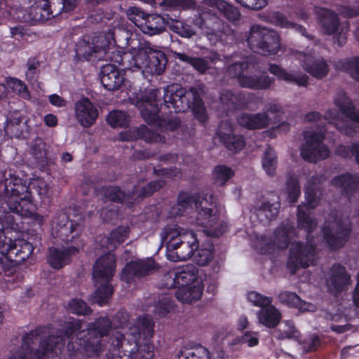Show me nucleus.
Masks as SVG:
<instances>
[{"label":"nucleus","instance_id":"nucleus-1","mask_svg":"<svg viewBox=\"0 0 359 359\" xmlns=\"http://www.w3.org/2000/svg\"><path fill=\"white\" fill-rule=\"evenodd\" d=\"M81 328L79 320L69 322L64 331L52 334L46 327H36L26 333L21 346L12 351L8 359H46L49 354L64 346L65 338Z\"/></svg>","mask_w":359,"mask_h":359},{"label":"nucleus","instance_id":"nucleus-2","mask_svg":"<svg viewBox=\"0 0 359 359\" xmlns=\"http://www.w3.org/2000/svg\"><path fill=\"white\" fill-rule=\"evenodd\" d=\"M305 194L307 203L299 205L297 212V225L306 231V244L292 243L287 267L294 274L299 267L307 268L314 262V245L313 243V220L312 214L314 210V184L309 181L305 185Z\"/></svg>","mask_w":359,"mask_h":359},{"label":"nucleus","instance_id":"nucleus-3","mask_svg":"<svg viewBox=\"0 0 359 359\" xmlns=\"http://www.w3.org/2000/svg\"><path fill=\"white\" fill-rule=\"evenodd\" d=\"M211 202L208 203L206 198L201 200L196 196L182 194L178 197V202L172 208V213L176 216L182 215V211L189 206L195 205L197 210L196 221L198 224L205 227L204 232L208 236L218 237L227 229L226 224L220 219L219 212L210 196Z\"/></svg>","mask_w":359,"mask_h":359},{"label":"nucleus","instance_id":"nucleus-4","mask_svg":"<svg viewBox=\"0 0 359 359\" xmlns=\"http://www.w3.org/2000/svg\"><path fill=\"white\" fill-rule=\"evenodd\" d=\"M159 90L161 92V102L163 101L165 107L170 108L171 105L175 113L184 112L191 109L198 121L204 123L207 120L204 103L201 97L204 93L203 85H196L186 90L178 84H172Z\"/></svg>","mask_w":359,"mask_h":359},{"label":"nucleus","instance_id":"nucleus-5","mask_svg":"<svg viewBox=\"0 0 359 359\" xmlns=\"http://www.w3.org/2000/svg\"><path fill=\"white\" fill-rule=\"evenodd\" d=\"M1 208L5 212H14L23 217H33L39 222L40 215L33 213L31 191L22 179L11 176L5 180V190L0 196Z\"/></svg>","mask_w":359,"mask_h":359},{"label":"nucleus","instance_id":"nucleus-6","mask_svg":"<svg viewBox=\"0 0 359 359\" xmlns=\"http://www.w3.org/2000/svg\"><path fill=\"white\" fill-rule=\"evenodd\" d=\"M161 236L163 242L167 245L168 258L172 262L189 259L199 247L194 232L176 224L168 225L163 228Z\"/></svg>","mask_w":359,"mask_h":359},{"label":"nucleus","instance_id":"nucleus-7","mask_svg":"<svg viewBox=\"0 0 359 359\" xmlns=\"http://www.w3.org/2000/svg\"><path fill=\"white\" fill-rule=\"evenodd\" d=\"M113 325V323L108 318H100L88 325V336L85 331L79 332L74 341L73 337L71 339L67 347L74 352L83 353L88 357L93 356L101 348L100 339L108 335L112 330Z\"/></svg>","mask_w":359,"mask_h":359},{"label":"nucleus","instance_id":"nucleus-8","mask_svg":"<svg viewBox=\"0 0 359 359\" xmlns=\"http://www.w3.org/2000/svg\"><path fill=\"white\" fill-rule=\"evenodd\" d=\"M199 13L193 20V25L198 27L210 40L218 39L222 43L231 45L236 43L235 31L211 9L198 8Z\"/></svg>","mask_w":359,"mask_h":359},{"label":"nucleus","instance_id":"nucleus-9","mask_svg":"<svg viewBox=\"0 0 359 359\" xmlns=\"http://www.w3.org/2000/svg\"><path fill=\"white\" fill-rule=\"evenodd\" d=\"M114 31L109 29L107 32L94 33L93 36H85L83 41L77 44L76 52L80 57L86 60L97 59L111 62V57L116 50L111 48L116 42Z\"/></svg>","mask_w":359,"mask_h":359},{"label":"nucleus","instance_id":"nucleus-10","mask_svg":"<svg viewBox=\"0 0 359 359\" xmlns=\"http://www.w3.org/2000/svg\"><path fill=\"white\" fill-rule=\"evenodd\" d=\"M138 106L142 118L148 124L157 126L160 128L165 127L171 131L180 127V121L177 116L170 119L161 118L159 108V106L162 107L160 90H150L138 102Z\"/></svg>","mask_w":359,"mask_h":359},{"label":"nucleus","instance_id":"nucleus-11","mask_svg":"<svg viewBox=\"0 0 359 359\" xmlns=\"http://www.w3.org/2000/svg\"><path fill=\"white\" fill-rule=\"evenodd\" d=\"M248 47L263 55H276L280 48L278 34L258 24L252 25L245 34Z\"/></svg>","mask_w":359,"mask_h":359},{"label":"nucleus","instance_id":"nucleus-12","mask_svg":"<svg viewBox=\"0 0 359 359\" xmlns=\"http://www.w3.org/2000/svg\"><path fill=\"white\" fill-rule=\"evenodd\" d=\"M95 248L98 246L103 249L104 254L101 256L93 266V277L96 280H109L115 273V257L111 251L116 249V245L109 237H102L97 241Z\"/></svg>","mask_w":359,"mask_h":359},{"label":"nucleus","instance_id":"nucleus-13","mask_svg":"<svg viewBox=\"0 0 359 359\" xmlns=\"http://www.w3.org/2000/svg\"><path fill=\"white\" fill-rule=\"evenodd\" d=\"M113 359H135L138 357L140 339L128 330L125 333L114 331L109 339Z\"/></svg>","mask_w":359,"mask_h":359},{"label":"nucleus","instance_id":"nucleus-14","mask_svg":"<svg viewBox=\"0 0 359 359\" xmlns=\"http://www.w3.org/2000/svg\"><path fill=\"white\" fill-rule=\"evenodd\" d=\"M351 233V223H344L341 219H337L334 224L325 225L322 228L323 241L331 251H337L344 248Z\"/></svg>","mask_w":359,"mask_h":359},{"label":"nucleus","instance_id":"nucleus-15","mask_svg":"<svg viewBox=\"0 0 359 359\" xmlns=\"http://www.w3.org/2000/svg\"><path fill=\"white\" fill-rule=\"evenodd\" d=\"M334 104L341 115L351 122L344 125L340 130L348 136L358 133L359 110L354 106L351 98L345 92L340 91L334 98Z\"/></svg>","mask_w":359,"mask_h":359},{"label":"nucleus","instance_id":"nucleus-16","mask_svg":"<svg viewBox=\"0 0 359 359\" xmlns=\"http://www.w3.org/2000/svg\"><path fill=\"white\" fill-rule=\"evenodd\" d=\"M135 60V64L139 67H143V71L146 70L157 75L164 72L167 62L166 57L163 52L155 50L149 46L139 49Z\"/></svg>","mask_w":359,"mask_h":359},{"label":"nucleus","instance_id":"nucleus-17","mask_svg":"<svg viewBox=\"0 0 359 359\" xmlns=\"http://www.w3.org/2000/svg\"><path fill=\"white\" fill-rule=\"evenodd\" d=\"M158 265L151 258L131 261L122 271L121 279L127 283L135 278L150 276L157 271Z\"/></svg>","mask_w":359,"mask_h":359},{"label":"nucleus","instance_id":"nucleus-18","mask_svg":"<svg viewBox=\"0 0 359 359\" xmlns=\"http://www.w3.org/2000/svg\"><path fill=\"white\" fill-rule=\"evenodd\" d=\"M83 231L79 222L69 219L68 215L63 212L57 215L55 218V234L65 243L73 242L77 239Z\"/></svg>","mask_w":359,"mask_h":359},{"label":"nucleus","instance_id":"nucleus-19","mask_svg":"<svg viewBox=\"0 0 359 359\" xmlns=\"http://www.w3.org/2000/svg\"><path fill=\"white\" fill-rule=\"evenodd\" d=\"M33 250L32 243L25 241H12L9 239L0 246V255L16 264L28 259Z\"/></svg>","mask_w":359,"mask_h":359},{"label":"nucleus","instance_id":"nucleus-20","mask_svg":"<svg viewBox=\"0 0 359 359\" xmlns=\"http://www.w3.org/2000/svg\"><path fill=\"white\" fill-rule=\"evenodd\" d=\"M331 184L340 194L351 201L355 194L359 192V174L345 172L334 176Z\"/></svg>","mask_w":359,"mask_h":359},{"label":"nucleus","instance_id":"nucleus-21","mask_svg":"<svg viewBox=\"0 0 359 359\" xmlns=\"http://www.w3.org/2000/svg\"><path fill=\"white\" fill-rule=\"evenodd\" d=\"M74 112L77 121L84 128H90L95 124L99 116L97 107L87 97L76 102Z\"/></svg>","mask_w":359,"mask_h":359},{"label":"nucleus","instance_id":"nucleus-22","mask_svg":"<svg viewBox=\"0 0 359 359\" xmlns=\"http://www.w3.org/2000/svg\"><path fill=\"white\" fill-rule=\"evenodd\" d=\"M217 134L220 141L229 151L236 153L245 146L243 137L234 135L232 126L228 121L221 122Z\"/></svg>","mask_w":359,"mask_h":359},{"label":"nucleus","instance_id":"nucleus-23","mask_svg":"<svg viewBox=\"0 0 359 359\" xmlns=\"http://www.w3.org/2000/svg\"><path fill=\"white\" fill-rule=\"evenodd\" d=\"M57 15L50 9L48 1L42 0L36 5L32 6L28 13L24 16L25 20L32 25L45 22Z\"/></svg>","mask_w":359,"mask_h":359},{"label":"nucleus","instance_id":"nucleus-24","mask_svg":"<svg viewBox=\"0 0 359 359\" xmlns=\"http://www.w3.org/2000/svg\"><path fill=\"white\" fill-rule=\"evenodd\" d=\"M351 282V276L347 273L345 266L341 264H334L330 269V276L327 285L334 292H342Z\"/></svg>","mask_w":359,"mask_h":359},{"label":"nucleus","instance_id":"nucleus-25","mask_svg":"<svg viewBox=\"0 0 359 359\" xmlns=\"http://www.w3.org/2000/svg\"><path fill=\"white\" fill-rule=\"evenodd\" d=\"M100 80L108 90H116L123 83L124 78L114 64H107L102 67Z\"/></svg>","mask_w":359,"mask_h":359},{"label":"nucleus","instance_id":"nucleus-26","mask_svg":"<svg viewBox=\"0 0 359 359\" xmlns=\"http://www.w3.org/2000/svg\"><path fill=\"white\" fill-rule=\"evenodd\" d=\"M79 251V246H71L67 248L57 249L50 248L47 261L54 269H61L69 262L70 257Z\"/></svg>","mask_w":359,"mask_h":359},{"label":"nucleus","instance_id":"nucleus-27","mask_svg":"<svg viewBox=\"0 0 359 359\" xmlns=\"http://www.w3.org/2000/svg\"><path fill=\"white\" fill-rule=\"evenodd\" d=\"M154 322L149 316H139L128 330L136 336L140 341L153 337Z\"/></svg>","mask_w":359,"mask_h":359},{"label":"nucleus","instance_id":"nucleus-28","mask_svg":"<svg viewBox=\"0 0 359 359\" xmlns=\"http://www.w3.org/2000/svg\"><path fill=\"white\" fill-rule=\"evenodd\" d=\"M269 71L279 79L288 83H294L299 86H306L308 83V76L306 75L301 72H289L276 64H269Z\"/></svg>","mask_w":359,"mask_h":359},{"label":"nucleus","instance_id":"nucleus-29","mask_svg":"<svg viewBox=\"0 0 359 359\" xmlns=\"http://www.w3.org/2000/svg\"><path fill=\"white\" fill-rule=\"evenodd\" d=\"M294 236H296V230L292 224L287 221L276 229L273 242L278 248L285 250Z\"/></svg>","mask_w":359,"mask_h":359},{"label":"nucleus","instance_id":"nucleus-30","mask_svg":"<svg viewBox=\"0 0 359 359\" xmlns=\"http://www.w3.org/2000/svg\"><path fill=\"white\" fill-rule=\"evenodd\" d=\"M238 122L239 125L248 129H262L268 127L270 119L266 112L257 114L244 113L239 116Z\"/></svg>","mask_w":359,"mask_h":359},{"label":"nucleus","instance_id":"nucleus-31","mask_svg":"<svg viewBox=\"0 0 359 359\" xmlns=\"http://www.w3.org/2000/svg\"><path fill=\"white\" fill-rule=\"evenodd\" d=\"M220 101L229 110L243 109L248 105V100L243 93L233 92L230 90L222 91Z\"/></svg>","mask_w":359,"mask_h":359},{"label":"nucleus","instance_id":"nucleus-32","mask_svg":"<svg viewBox=\"0 0 359 359\" xmlns=\"http://www.w3.org/2000/svg\"><path fill=\"white\" fill-rule=\"evenodd\" d=\"M316 15L322 17V28L324 34L332 35L338 31L339 19L338 14L330 9L318 8L316 6Z\"/></svg>","mask_w":359,"mask_h":359},{"label":"nucleus","instance_id":"nucleus-33","mask_svg":"<svg viewBox=\"0 0 359 359\" xmlns=\"http://www.w3.org/2000/svg\"><path fill=\"white\" fill-rule=\"evenodd\" d=\"M141 27L142 31L148 34L154 35L162 33L165 29L167 21L160 15H147Z\"/></svg>","mask_w":359,"mask_h":359},{"label":"nucleus","instance_id":"nucleus-34","mask_svg":"<svg viewBox=\"0 0 359 359\" xmlns=\"http://www.w3.org/2000/svg\"><path fill=\"white\" fill-rule=\"evenodd\" d=\"M273 79L269 76H243L240 78L239 85L242 88L254 90L266 89L273 83Z\"/></svg>","mask_w":359,"mask_h":359},{"label":"nucleus","instance_id":"nucleus-35","mask_svg":"<svg viewBox=\"0 0 359 359\" xmlns=\"http://www.w3.org/2000/svg\"><path fill=\"white\" fill-rule=\"evenodd\" d=\"M300 156L304 161H314V130L310 128L304 131V140L300 147Z\"/></svg>","mask_w":359,"mask_h":359},{"label":"nucleus","instance_id":"nucleus-36","mask_svg":"<svg viewBox=\"0 0 359 359\" xmlns=\"http://www.w3.org/2000/svg\"><path fill=\"white\" fill-rule=\"evenodd\" d=\"M280 207L278 198L275 196L274 198L266 201L255 208V212L259 217L264 216L266 219L271 220L278 215Z\"/></svg>","mask_w":359,"mask_h":359},{"label":"nucleus","instance_id":"nucleus-37","mask_svg":"<svg viewBox=\"0 0 359 359\" xmlns=\"http://www.w3.org/2000/svg\"><path fill=\"white\" fill-rule=\"evenodd\" d=\"M167 25L172 32L182 38L191 39L197 36L196 29L187 21L170 19L167 21Z\"/></svg>","mask_w":359,"mask_h":359},{"label":"nucleus","instance_id":"nucleus-38","mask_svg":"<svg viewBox=\"0 0 359 359\" xmlns=\"http://www.w3.org/2000/svg\"><path fill=\"white\" fill-rule=\"evenodd\" d=\"M202 289L199 285L180 286L176 291L175 296L177 299L182 303L191 304L197 301L201 297Z\"/></svg>","mask_w":359,"mask_h":359},{"label":"nucleus","instance_id":"nucleus-39","mask_svg":"<svg viewBox=\"0 0 359 359\" xmlns=\"http://www.w3.org/2000/svg\"><path fill=\"white\" fill-rule=\"evenodd\" d=\"M177 280L179 286L189 285L198 278V269L194 264H187L177 271Z\"/></svg>","mask_w":359,"mask_h":359},{"label":"nucleus","instance_id":"nucleus-40","mask_svg":"<svg viewBox=\"0 0 359 359\" xmlns=\"http://www.w3.org/2000/svg\"><path fill=\"white\" fill-rule=\"evenodd\" d=\"M30 153L35 159V163L44 166L47 163L46 144L40 137H36L30 144Z\"/></svg>","mask_w":359,"mask_h":359},{"label":"nucleus","instance_id":"nucleus-41","mask_svg":"<svg viewBox=\"0 0 359 359\" xmlns=\"http://www.w3.org/2000/svg\"><path fill=\"white\" fill-rule=\"evenodd\" d=\"M279 301L284 304L291 307L299 309L300 311H309L311 304L302 301L294 292L289 291L281 292L278 295Z\"/></svg>","mask_w":359,"mask_h":359},{"label":"nucleus","instance_id":"nucleus-42","mask_svg":"<svg viewBox=\"0 0 359 359\" xmlns=\"http://www.w3.org/2000/svg\"><path fill=\"white\" fill-rule=\"evenodd\" d=\"M280 320L279 311L271 304L259 312V320L268 327H275Z\"/></svg>","mask_w":359,"mask_h":359},{"label":"nucleus","instance_id":"nucleus-43","mask_svg":"<svg viewBox=\"0 0 359 359\" xmlns=\"http://www.w3.org/2000/svg\"><path fill=\"white\" fill-rule=\"evenodd\" d=\"M137 57V53L135 55L131 53H126L121 55L120 52L117 50V52L114 53V55L111 58L112 62L121 65L126 69H128L132 71L143 70V67H139L135 64V59Z\"/></svg>","mask_w":359,"mask_h":359},{"label":"nucleus","instance_id":"nucleus-44","mask_svg":"<svg viewBox=\"0 0 359 359\" xmlns=\"http://www.w3.org/2000/svg\"><path fill=\"white\" fill-rule=\"evenodd\" d=\"M133 136L135 139H142L147 142H161L165 138L161 135L154 132L147 126L142 125L133 130Z\"/></svg>","mask_w":359,"mask_h":359},{"label":"nucleus","instance_id":"nucleus-45","mask_svg":"<svg viewBox=\"0 0 359 359\" xmlns=\"http://www.w3.org/2000/svg\"><path fill=\"white\" fill-rule=\"evenodd\" d=\"M111 278L112 277L106 280L104 279L97 280L93 277L95 281L102 283V285L95 290L93 300L94 302L97 303L100 306L105 304L107 299L112 295V287L108 284V282L111 279Z\"/></svg>","mask_w":359,"mask_h":359},{"label":"nucleus","instance_id":"nucleus-46","mask_svg":"<svg viewBox=\"0 0 359 359\" xmlns=\"http://www.w3.org/2000/svg\"><path fill=\"white\" fill-rule=\"evenodd\" d=\"M217 4L218 11L230 22L236 23L241 20V13L237 7L223 0Z\"/></svg>","mask_w":359,"mask_h":359},{"label":"nucleus","instance_id":"nucleus-47","mask_svg":"<svg viewBox=\"0 0 359 359\" xmlns=\"http://www.w3.org/2000/svg\"><path fill=\"white\" fill-rule=\"evenodd\" d=\"M103 191L104 197L115 203L130 202L133 198V195L125 193L118 187H105Z\"/></svg>","mask_w":359,"mask_h":359},{"label":"nucleus","instance_id":"nucleus-48","mask_svg":"<svg viewBox=\"0 0 359 359\" xmlns=\"http://www.w3.org/2000/svg\"><path fill=\"white\" fill-rule=\"evenodd\" d=\"M175 55L178 60L190 64L194 69L201 73L205 72L209 67L208 62L204 58L194 57L182 53H175Z\"/></svg>","mask_w":359,"mask_h":359},{"label":"nucleus","instance_id":"nucleus-49","mask_svg":"<svg viewBox=\"0 0 359 359\" xmlns=\"http://www.w3.org/2000/svg\"><path fill=\"white\" fill-rule=\"evenodd\" d=\"M165 185V181L156 180L147 183L141 189L135 188L133 192V198H144L151 196L154 192L161 189Z\"/></svg>","mask_w":359,"mask_h":359},{"label":"nucleus","instance_id":"nucleus-50","mask_svg":"<svg viewBox=\"0 0 359 359\" xmlns=\"http://www.w3.org/2000/svg\"><path fill=\"white\" fill-rule=\"evenodd\" d=\"M293 55L299 60L302 68L305 71L311 75H314V56L311 50L307 52L295 50L293 52Z\"/></svg>","mask_w":359,"mask_h":359},{"label":"nucleus","instance_id":"nucleus-51","mask_svg":"<svg viewBox=\"0 0 359 359\" xmlns=\"http://www.w3.org/2000/svg\"><path fill=\"white\" fill-rule=\"evenodd\" d=\"M177 355L178 359H210L209 352L203 346L184 348Z\"/></svg>","mask_w":359,"mask_h":359},{"label":"nucleus","instance_id":"nucleus-52","mask_svg":"<svg viewBox=\"0 0 359 359\" xmlns=\"http://www.w3.org/2000/svg\"><path fill=\"white\" fill-rule=\"evenodd\" d=\"M269 18L270 22L276 25L283 28H294L304 35L305 29L303 27L288 21L286 18L279 12H273L270 13Z\"/></svg>","mask_w":359,"mask_h":359},{"label":"nucleus","instance_id":"nucleus-53","mask_svg":"<svg viewBox=\"0 0 359 359\" xmlns=\"http://www.w3.org/2000/svg\"><path fill=\"white\" fill-rule=\"evenodd\" d=\"M233 171L226 165H217L213 172V180L215 184L222 186L232 177Z\"/></svg>","mask_w":359,"mask_h":359},{"label":"nucleus","instance_id":"nucleus-54","mask_svg":"<svg viewBox=\"0 0 359 359\" xmlns=\"http://www.w3.org/2000/svg\"><path fill=\"white\" fill-rule=\"evenodd\" d=\"M161 6L177 10H196L197 7L196 0H163Z\"/></svg>","mask_w":359,"mask_h":359},{"label":"nucleus","instance_id":"nucleus-55","mask_svg":"<svg viewBox=\"0 0 359 359\" xmlns=\"http://www.w3.org/2000/svg\"><path fill=\"white\" fill-rule=\"evenodd\" d=\"M276 156L275 151L269 147L264 153L262 165L269 175H273L276 170Z\"/></svg>","mask_w":359,"mask_h":359},{"label":"nucleus","instance_id":"nucleus-56","mask_svg":"<svg viewBox=\"0 0 359 359\" xmlns=\"http://www.w3.org/2000/svg\"><path fill=\"white\" fill-rule=\"evenodd\" d=\"M249 64L247 60H244L242 61L234 62L230 65L226 71V74L231 78L237 79L238 81H240V78L243 77V72L244 70L248 69Z\"/></svg>","mask_w":359,"mask_h":359},{"label":"nucleus","instance_id":"nucleus-57","mask_svg":"<svg viewBox=\"0 0 359 359\" xmlns=\"http://www.w3.org/2000/svg\"><path fill=\"white\" fill-rule=\"evenodd\" d=\"M107 121L114 128L125 127L128 125V119L125 112L122 111H113L109 113Z\"/></svg>","mask_w":359,"mask_h":359},{"label":"nucleus","instance_id":"nucleus-58","mask_svg":"<svg viewBox=\"0 0 359 359\" xmlns=\"http://www.w3.org/2000/svg\"><path fill=\"white\" fill-rule=\"evenodd\" d=\"M69 309L72 313L77 315H88L92 311L87 304L79 299H72L69 304Z\"/></svg>","mask_w":359,"mask_h":359},{"label":"nucleus","instance_id":"nucleus-59","mask_svg":"<svg viewBox=\"0 0 359 359\" xmlns=\"http://www.w3.org/2000/svg\"><path fill=\"white\" fill-rule=\"evenodd\" d=\"M212 247L210 246V248H198L194 259L198 265L205 266L212 259L213 252Z\"/></svg>","mask_w":359,"mask_h":359},{"label":"nucleus","instance_id":"nucleus-60","mask_svg":"<svg viewBox=\"0 0 359 359\" xmlns=\"http://www.w3.org/2000/svg\"><path fill=\"white\" fill-rule=\"evenodd\" d=\"M8 85L12 90L25 99L29 97V93L25 84L20 80L11 78L8 81Z\"/></svg>","mask_w":359,"mask_h":359},{"label":"nucleus","instance_id":"nucleus-61","mask_svg":"<svg viewBox=\"0 0 359 359\" xmlns=\"http://www.w3.org/2000/svg\"><path fill=\"white\" fill-rule=\"evenodd\" d=\"M342 67L350 73L354 80L359 81V55L344 62Z\"/></svg>","mask_w":359,"mask_h":359},{"label":"nucleus","instance_id":"nucleus-62","mask_svg":"<svg viewBox=\"0 0 359 359\" xmlns=\"http://www.w3.org/2000/svg\"><path fill=\"white\" fill-rule=\"evenodd\" d=\"M338 13L343 18H352L359 15V1L352 6L339 5L337 7Z\"/></svg>","mask_w":359,"mask_h":359},{"label":"nucleus","instance_id":"nucleus-63","mask_svg":"<svg viewBox=\"0 0 359 359\" xmlns=\"http://www.w3.org/2000/svg\"><path fill=\"white\" fill-rule=\"evenodd\" d=\"M248 299L254 305L260 306L262 309L271 304L272 299L269 297L263 296L256 292H250L248 293Z\"/></svg>","mask_w":359,"mask_h":359},{"label":"nucleus","instance_id":"nucleus-64","mask_svg":"<svg viewBox=\"0 0 359 359\" xmlns=\"http://www.w3.org/2000/svg\"><path fill=\"white\" fill-rule=\"evenodd\" d=\"M296 330L292 322L286 321L285 325L276 331L278 339H291L295 337Z\"/></svg>","mask_w":359,"mask_h":359}]
</instances>
